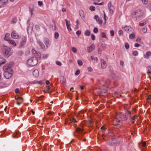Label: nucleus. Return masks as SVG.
<instances>
[{
  "label": "nucleus",
  "mask_w": 151,
  "mask_h": 151,
  "mask_svg": "<svg viewBox=\"0 0 151 151\" xmlns=\"http://www.w3.org/2000/svg\"><path fill=\"white\" fill-rule=\"evenodd\" d=\"M126 114H127L128 115L129 117L130 118L132 116V115H131V111H127L126 112Z\"/></svg>",
  "instance_id": "nucleus-35"
},
{
  "label": "nucleus",
  "mask_w": 151,
  "mask_h": 151,
  "mask_svg": "<svg viewBox=\"0 0 151 151\" xmlns=\"http://www.w3.org/2000/svg\"><path fill=\"white\" fill-rule=\"evenodd\" d=\"M142 11L140 10H138L135 11V15L136 16L137 18H139L142 16Z\"/></svg>",
  "instance_id": "nucleus-8"
},
{
  "label": "nucleus",
  "mask_w": 151,
  "mask_h": 151,
  "mask_svg": "<svg viewBox=\"0 0 151 151\" xmlns=\"http://www.w3.org/2000/svg\"><path fill=\"white\" fill-rule=\"evenodd\" d=\"M90 34V32L88 30H86L85 32V35L87 36H89Z\"/></svg>",
  "instance_id": "nucleus-23"
},
{
  "label": "nucleus",
  "mask_w": 151,
  "mask_h": 151,
  "mask_svg": "<svg viewBox=\"0 0 151 151\" xmlns=\"http://www.w3.org/2000/svg\"><path fill=\"white\" fill-rule=\"evenodd\" d=\"M79 13L80 16L82 18H84V14L83 11L82 10L79 11Z\"/></svg>",
  "instance_id": "nucleus-20"
},
{
  "label": "nucleus",
  "mask_w": 151,
  "mask_h": 151,
  "mask_svg": "<svg viewBox=\"0 0 151 151\" xmlns=\"http://www.w3.org/2000/svg\"><path fill=\"white\" fill-rule=\"evenodd\" d=\"M110 72L111 73V76L113 78H120V76L119 74L116 72L114 71L113 70H110Z\"/></svg>",
  "instance_id": "nucleus-5"
},
{
  "label": "nucleus",
  "mask_w": 151,
  "mask_h": 151,
  "mask_svg": "<svg viewBox=\"0 0 151 151\" xmlns=\"http://www.w3.org/2000/svg\"><path fill=\"white\" fill-rule=\"evenodd\" d=\"M27 40V37L25 36L23 37L20 42V45L21 46H23L25 44Z\"/></svg>",
  "instance_id": "nucleus-11"
},
{
  "label": "nucleus",
  "mask_w": 151,
  "mask_h": 151,
  "mask_svg": "<svg viewBox=\"0 0 151 151\" xmlns=\"http://www.w3.org/2000/svg\"><path fill=\"white\" fill-rule=\"evenodd\" d=\"M81 33V31L78 30L76 32V34L78 35H80Z\"/></svg>",
  "instance_id": "nucleus-53"
},
{
  "label": "nucleus",
  "mask_w": 151,
  "mask_h": 151,
  "mask_svg": "<svg viewBox=\"0 0 151 151\" xmlns=\"http://www.w3.org/2000/svg\"><path fill=\"white\" fill-rule=\"evenodd\" d=\"M88 71L91 72L92 71V69L91 67H89L88 68Z\"/></svg>",
  "instance_id": "nucleus-58"
},
{
  "label": "nucleus",
  "mask_w": 151,
  "mask_h": 151,
  "mask_svg": "<svg viewBox=\"0 0 151 151\" xmlns=\"http://www.w3.org/2000/svg\"><path fill=\"white\" fill-rule=\"evenodd\" d=\"M104 20L105 21L104 24H105L106 23V16L105 13V12H104Z\"/></svg>",
  "instance_id": "nucleus-61"
},
{
  "label": "nucleus",
  "mask_w": 151,
  "mask_h": 151,
  "mask_svg": "<svg viewBox=\"0 0 151 151\" xmlns=\"http://www.w3.org/2000/svg\"><path fill=\"white\" fill-rule=\"evenodd\" d=\"M148 22V21H146L142 23H139V25L140 26H143L144 25H145L147 23V22Z\"/></svg>",
  "instance_id": "nucleus-25"
},
{
  "label": "nucleus",
  "mask_w": 151,
  "mask_h": 151,
  "mask_svg": "<svg viewBox=\"0 0 151 151\" xmlns=\"http://www.w3.org/2000/svg\"><path fill=\"white\" fill-rule=\"evenodd\" d=\"M56 64L59 66H61L62 65L61 63L59 61H56Z\"/></svg>",
  "instance_id": "nucleus-52"
},
{
  "label": "nucleus",
  "mask_w": 151,
  "mask_h": 151,
  "mask_svg": "<svg viewBox=\"0 0 151 151\" xmlns=\"http://www.w3.org/2000/svg\"><path fill=\"white\" fill-rule=\"evenodd\" d=\"M70 121L71 122V123H74L77 122V121L76 120V119L73 117L70 118Z\"/></svg>",
  "instance_id": "nucleus-22"
},
{
  "label": "nucleus",
  "mask_w": 151,
  "mask_h": 151,
  "mask_svg": "<svg viewBox=\"0 0 151 151\" xmlns=\"http://www.w3.org/2000/svg\"><path fill=\"white\" fill-rule=\"evenodd\" d=\"M124 29L125 31L129 33V32H130L131 30L132 29L130 27L128 26H126L124 27Z\"/></svg>",
  "instance_id": "nucleus-18"
},
{
  "label": "nucleus",
  "mask_w": 151,
  "mask_h": 151,
  "mask_svg": "<svg viewBox=\"0 0 151 151\" xmlns=\"http://www.w3.org/2000/svg\"><path fill=\"white\" fill-rule=\"evenodd\" d=\"M38 63V60L37 57H33L27 60V65L30 67L36 65Z\"/></svg>",
  "instance_id": "nucleus-2"
},
{
  "label": "nucleus",
  "mask_w": 151,
  "mask_h": 151,
  "mask_svg": "<svg viewBox=\"0 0 151 151\" xmlns=\"http://www.w3.org/2000/svg\"><path fill=\"white\" fill-rule=\"evenodd\" d=\"M33 75L35 77H37L39 76V73L37 70H35L33 72Z\"/></svg>",
  "instance_id": "nucleus-16"
},
{
  "label": "nucleus",
  "mask_w": 151,
  "mask_h": 151,
  "mask_svg": "<svg viewBox=\"0 0 151 151\" xmlns=\"http://www.w3.org/2000/svg\"><path fill=\"white\" fill-rule=\"evenodd\" d=\"M59 37V34L58 33L56 32L55 33V39H57Z\"/></svg>",
  "instance_id": "nucleus-42"
},
{
  "label": "nucleus",
  "mask_w": 151,
  "mask_h": 151,
  "mask_svg": "<svg viewBox=\"0 0 151 151\" xmlns=\"http://www.w3.org/2000/svg\"><path fill=\"white\" fill-rule=\"evenodd\" d=\"M124 64V62L123 61L120 62V64L121 65L123 66Z\"/></svg>",
  "instance_id": "nucleus-64"
},
{
  "label": "nucleus",
  "mask_w": 151,
  "mask_h": 151,
  "mask_svg": "<svg viewBox=\"0 0 151 151\" xmlns=\"http://www.w3.org/2000/svg\"><path fill=\"white\" fill-rule=\"evenodd\" d=\"M101 36L103 37L107 38L106 34L104 32H102L101 33Z\"/></svg>",
  "instance_id": "nucleus-39"
},
{
  "label": "nucleus",
  "mask_w": 151,
  "mask_h": 151,
  "mask_svg": "<svg viewBox=\"0 0 151 151\" xmlns=\"http://www.w3.org/2000/svg\"><path fill=\"white\" fill-rule=\"evenodd\" d=\"M80 72L79 70L78 69L76 71L75 73V74L76 75H77L79 74Z\"/></svg>",
  "instance_id": "nucleus-47"
},
{
  "label": "nucleus",
  "mask_w": 151,
  "mask_h": 151,
  "mask_svg": "<svg viewBox=\"0 0 151 151\" xmlns=\"http://www.w3.org/2000/svg\"><path fill=\"white\" fill-rule=\"evenodd\" d=\"M4 86V83L3 82L0 83V88L3 87Z\"/></svg>",
  "instance_id": "nucleus-49"
},
{
  "label": "nucleus",
  "mask_w": 151,
  "mask_h": 151,
  "mask_svg": "<svg viewBox=\"0 0 151 151\" xmlns=\"http://www.w3.org/2000/svg\"><path fill=\"white\" fill-rule=\"evenodd\" d=\"M151 55V52L150 51L147 52L146 54L144 55V57L145 58L148 59L149 56Z\"/></svg>",
  "instance_id": "nucleus-17"
},
{
  "label": "nucleus",
  "mask_w": 151,
  "mask_h": 151,
  "mask_svg": "<svg viewBox=\"0 0 151 151\" xmlns=\"http://www.w3.org/2000/svg\"><path fill=\"white\" fill-rule=\"evenodd\" d=\"M17 19L16 18H14L12 19V22L14 24H15L17 22Z\"/></svg>",
  "instance_id": "nucleus-41"
},
{
  "label": "nucleus",
  "mask_w": 151,
  "mask_h": 151,
  "mask_svg": "<svg viewBox=\"0 0 151 151\" xmlns=\"http://www.w3.org/2000/svg\"><path fill=\"white\" fill-rule=\"evenodd\" d=\"M37 42L39 45L41 47L42 49H45V45L40 40H37Z\"/></svg>",
  "instance_id": "nucleus-15"
},
{
  "label": "nucleus",
  "mask_w": 151,
  "mask_h": 151,
  "mask_svg": "<svg viewBox=\"0 0 151 151\" xmlns=\"http://www.w3.org/2000/svg\"><path fill=\"white\" fill-rule=\"evenodd\" d=\"M93 32L95 33H97L98 32V29L97 28H95L93 30Z\"/></svg>",
  "instance_id": "nucleus-46"
},
{
  "label": "nucleus",
  "mask_w": 151,
  "mask_h": 151,
  "mask_svg": "<svg viewBox=\"0 0 151 151\" xmlns=\"http://www.w3.org/2000/svg\"><path fill=\"white\" fill-rule=\"evenodd\" d=\"M140 46V45L138 43H136L134 45V46L136 47H138Z\"/></svg>",
  "instance_id": "nucleus-60"
},
{
  "label": "nucleus",
  "mask_w": 151,
  "mask_h": 151,
  "mask_svg": "<svg viewBox=\"0 0 151 151\" xmlns=\"http://www.w3.org/2000/svg\"><path fill=\"white\" fill-rule=\"evenodd\" d=\"M94 18L95 19L97 22H98L99 19V17L97 15H96L95 16Z\"/></svg>",
  "instance_id": "nucleus-28"
},
{
  "label": "nucleus",
  "mask_w": 151,
  "mask_h": 151,
  "mask_svg": "<svg viewBox=\"0 0 151 151\" xmlns=\"http://www.w3.org/2000/svg\"><path fill=\"white\" fill-rule=\"evenodd\" d=\"M110 34L111 36H114V31L113 30L110 31Z\"/></svg>",
  "instance_id": "nucleus-48"
},
{
  "label": "nucleus",
  "mask_w": 151,
  "mask_h": 151,
  "mask_svg": "<svg viewBox=\"0 0 151 151\" xmlns=\"http://www.w3.org/2000/svg\"><path fill=\"white\" fill-rule=\"evenodd\" d=\"M43 41L46 47H48L50 46V42L48 38H44Z\"/></svg>",
  "instance_id": "nucleus-10"
},
{
  "label": "nucleus",
  "mask_w": 151,
  "mask_h": 151,
  "mask_svg": "<svg viewBox=\"0 0 151 151\" xmlns=\"http://www.w3.org/2000/svg\"><path fill=\"white\" fill-rule=\"evenodd\" d=\"M83 130V129H81L80 128H78L76 129V132L78 133L77 137L79 139H81L82 136V133L80 132H82Z\"/></svg>",
  "instance_id": "nucleus-6"
},
{
  "label": "nucleus",
  "mask_w": 151,
  "mask_h": 151,
  "mask_svg": "<svg viewBox=\"0 0 151 151\" xmlns=\"http://www.w3.org/2000/svg\"><path fill=\"white\" fill-rule=\"evenodd\" d=\"M110 82L109 80H106L104 84H103L102 85L103 86H104L106 88L110 84Z\"/></svg>",
  "instance_id": "nucleus-14"
},
{
  "label": "nucleus",
  "mask_w": 151,
  "mask_h": 151,
  "mask_svg": "<svg viewBox=\"0 0 151 151\" xmlns=\"http://www.w3.org/2000/svg\"><path fill=\"white\" fill-rule=\"evenodd\" d=\"M141 39L139 37L136 40V41H137L138 42H139L140 43L143 44V42L142 41H141Z\"/></svg>",
  "instance_id": "nucleus-38"
},
{
  "label": "nucleus",
  "mask_w": 151,
  "mask_h": 151,
  "mask_svg": "<svg viewBox=\"0 0 151 151\" xmlns=\"http://www.w3.org/2000/svg\"><path fill=\"white\" fill-rule=\"evenodd\" d=\"M132 54L134 56H136L138 55V52L137 51H134L132 52Z\"/></svg>",
  "instance_id": "nucleus-30"
},
{
  "label": "nucleus",
  "mask_w": 151,
  "mask_h": 151,
  "mask_svg": "<svg viewBox=\"0 0 151 151\" xmlns=\"http://www.w3.org/2000/svg\"><path fill=\"white\" fill-rule=\"evenodd\" d=\"M8 42L14 46L16 45L15 42L13 40H8Z\"/></svg>",
  "instance_id": "nucleus-21"
},
{
  "label": "nucleus",
  "mask_w": 151,
  "mask_h": 151,
  "mask_svg": "<svg viewBox=\"0 0 151 151\" xmlns=\"http://www.w3.org/2000/svg\"><path fill=\"white\" fill-rule=\"evenodd\" d=\"M33 10V9H30V12L31 13V16L32 17H33L34 16V15H33V13H32Z\"/></svg>",
  "instance_id": "nucleus-56"
},
{
  "label": "nucleus",
  "mask_w": 151,
  "mask_h": 151,
  "mask_svg": "<svg viewBox=\"0 0 151 151\" xmlns=\"http://www.w3.org/2000/svg\"><path fill=\"white\" fill-rule=\"evenodd\" d=\"M101 67L102 68H105L106 67V61L104 59L101 60Z\"/></svg>",
  "instance_id": "nucleus-12"
},
{
  "label": "nucleus",
  "mask_w": 151,
  "mask_h": 151,
  "mask_svg": "<svg viewBox=\"0 0 151 151\" xmlns=\"http://www.w3.org/2000/svg\"><path fill=\"white\" fill-rule=\"evenodd\" d=\"M11 36L12 38L14 39H17L19 37V35L14 30L12 31Z\"/></svg>",
  "instance_id": "nucleus-9"
},
{
  "label": "nucleus",
  "mask_w": 151,
  "mask_h": 151,
  "mask_svg": "<svg viewBox=\"0 0 151 151\" xmlns=\"http://www.w3.org/2000/svg\"><path fill=\"white\" fill-rule=\"evenodd\" d=\"M72 50L73 52L74 53H76L77 52V49L75 47H73L72 48Z\"/></svg>",
  "instance_id": "nucleus-43"
},
{
  "label": "nucleus",
  "mask_w": 151,
  "mask_h": 151,
  "mask_svg": "<svg viewBox=\"0 0 151 151\" xmlns=\"http://www.w3.org/2000/svg\"><path fill=\"white\" fill-rule=\"evenodd\" d=\"M89 9L91 11H94L96 9L95 7L93 6H90Z\"/></svg>",
  "instance_id": "nucleus-32"
},
{
  "label": "nucleus",
  "mask_w": 151,
  "mask_h": 151,
  "mask_svg": "<svg viewBox=\"0 0 151 151\" xmlns=\"http://www.w3.org/2000/svg\"><path fill=\"white\" fill-rule=\"evenodd\" d=\"M3 49L4 55L7 58H8L12 53V50L9 47L4 46Z\"/></svg>",
  "instance_id": "nucleus-3"
},
{
  "label": "nucleus",
  "mask_w": 151,
  "mask_h": 151,
  "mask_svg": "<svg viewBox=\"0 0 151 151\" xmlns=\"http://www.w3.org/2000/svg\"><path fill=\"white\" fill-rule=\"evenodd\" d=\"M91 38L93 40H95V36L93 34H91Z\"/></svg>",
  "instance_id": "nucleus-50"
},
{
  "label": "nucleus",
  "mask_w": 151,
  "mask_h": 151,
  "mask_svg": "<svg viewBox=\"0 0 151 151\" xmlns=\"http://www.w3.org/2000/svg\"><path fill=\"white\" fill-rule=\"evenodd\" d=\"M91 58L92 60H94L95 61H98V58L97 57H94L93 56H91Z\"/></svg>",
  "instance_id": "nucleus-26"
},
{
  "label": "nucleus",
  "mask_w": 151,
  "mask_h": 151,
  "mask_svg": "<svg viewBox=\"0 0 151 151\" xmlns=\"http://www.w3.org/2000/svg\"><path fill=\"white\" fill-rule=\"evenodd\" d=\"M38 4L40 6H41L43 4V3L42 1H39L38 2Z\"/></svg>",
  "instance_id": "nucleus-51"
},
{
  "label": "nucleus",
  "mask_w": 151,
  "mask_h": 151,
  "mask_svg": "<svg viewBox=\"0 0 151 151\" xmlns=\"http://www.w3.org/2000/svg\"><path fill=\"white\" fill-rule=\"evenodd\" d=\"M8 3V0H0V3L2 5H5Z\"/></svg>",
  "instance_id": "nucleus-19"
},
{
  "label": "nucleus",
  "mask_w": 151,
  "mask_h": 151,
  "mask_svg": "<svg viewBox=\"0 0 151 151\" xmlns=\"http://www.w3.org/2000/svg\"><path fill=\"white\" fill-rule=\"evenodd\" d=\"M33 24L32 23H30L29 24L27 27V31L29 34H31L32 31Z\"/></svg>",
  "instance_id": "nucleus-7"
},
{
  "label": "nucleus",
  "mask_w": 151,
  "mask_h": 151,
  "mask_svg": "<svg viewBox=\"0 0 151 151\" xmlns=\"http://www.w3.org/2000/svg\"><path fill=\"white\" fill-rule=\"evenodd\" d=\"M52 26V29L53 30H55L56 29V26L55 23H54L53 24L51 25Z\"/></svg>",
  "instance_id": "nucleus-31"
},
{
  "label": "nucleus",
  "mask_w": 151,
  "mask_h": 151,
  "mask_svg": "<svg viewBox=\"0 0 151 151\" xmlns=\"http://www.w3.org/2000/svg\"><path fill=\"white\" fill-rule=\"evenodd\" d=\"M17 54L19 55H21L23 54V52L21 51H19L17 53Z\"/></svg>",
  "instance_id": "nucleus-34"
},
{
  "label": "nucleus",
  "mask_w": 151,
  "mask_h": 151,
  "mask_svg": "<svg viewBox=\"0 0 151 151\" xmlns=\"http://www.w3.org/2000/svg\"><path fill=\"white\" fill-rule=\"evenodd\" d=\"M14 64L13 62H10L9 63L6 64L3 67L4 70V76L6 79L10 78L12 75V70L11 67Z\"/></svg>",
  "instance_id": "nucleus-1"
},
{
  "label": "nucleus",
  "mask_w": 151,
  "mask_h": 151,
  "mask_svg": "<svg viewBox=\"0 0 151 151\" xmlns=\"http://www.w3.org/2000/svg\"><path fill=\"white\" fill-rule=\"evenodd\" d=\"M119 34L120 35H122L123 34V31L121 30H119Z\"/></svg>",
  "instance_id": "nucleus-54"
},
{
  "label": "nucleus",
  "mask_w": 151,
  "mask_h": 151,
  "mask_svg": "<svg viewBox=\"0 0 151 151\" xmlns=\"http://www.w3.org/2000/svg\"><path fill=\"white\" fill-rule=\"evenodd\" d=\"M109 11L110 12V13L111 14H113L114 12L113 10L111 9V8L110 9H109Z\"/></svg>",
  "instance_id": "nucleus-59"
},
{
  "label": "nucleus",
  "mask_w": 151,
  "mask_h": 151,
  "mask_svg": "<svg viewBox=\"0 0 151 151\" xmlns=\"http://www.w3.org/2000/svg\"><path fill=\"white\" fill-rule=\"evenodd\" d=\"M98 22V23L100 24H101L102 23V21L101 20H99V21Z\"/></svg>",
  "instance_id": "nucleus-62"
},
{
  "label": "nucleus",
  "mask_w": 151,
  "mask_h": 151,
  "mask_svg": "<svg viewBox=\"0 0 151 151\" xmlns=\"http://www.w3.org/2000/svg\"><path fill=\"white\" fill-rule=\"evenodd\" d=\"M95 48V46L94 45H92L91 46L88 47L87 50L88 52H91Z\"/></svg>",
  "instance_id": "nucleus-13"
},
{
  "label": "nucleus",
  "mask_w": 151,
  "mask_h": 151,
  "mask_svg": "<svg viewBox=\"0 0 151 151\" xmlns=\"http://www.w3.org/2000/svg\"><path fill=\"white\" fill-rule=\"evenodd\" d=\"M142 3L145 4H147L148 3L147 0H141Z\"/></svg>",
  "instance_id": "nucleus-45"
},
{
  "label": "nucleus",
  "mask_w": 151,
  "mask_h": 151,
  "mask_svg": "<svg viewBox=\"0 0 151 151\" xmlns=\"http://www.w3.org/2000/svg\"><path fill=\"white\" fill-rule=\"evenodd\" d=\"M98 53L100 54L101 53V50L100 48H99L98 50Z\"/></svg>",
  "instance_id": "nucleus-63"
},
{
  "label": "nucleus",
  "mask_w": 151,
  "mask_h": 151,
  "mask_svg": "<svg viewBox=\"0 0 151 151\" xmlns=\"http://www.w3.org/2000/svg\"><path fill=\"white\" fill-rule=\"evenodd\" d=\"M32 52L35 56H37L38 54L36 52L35 50L34 49H32Z\"/></svg>",
  "instance_id": "nucleus-27"
},
{
  "label": "nucleus",
  "mask_w": 151,
  "mask_h": 151,
  "mask_svg": "<svg viewBox=\"0 0 151 151\" xmlns=\"http://www.w3.org/2000/svg\"><path fill=\"white\" fill-rule=\"evenodd\" d=\"M111 3L110 2H109L108 3V9H110V8H111Z\"/></svg>",
  "instance_id": "nucleus-57"
},
{
  "label": "nucleus",
  "mask_w": 151,
  "mask_h": 151,
  "mask_svg": "<svg viewBox=\"0 0 151 151\" xmlns=\"http://www.w3.org/2000/svg\"><path fill=\"white\" fill-rule=\"evenodd\" d=\"M147 28H144L142 29V32L144 33H145L147 32Z\"/></svg>",
  "instance_id": "nucleus-44"
},
{
  "label": "nucleus",
  "mask_w": 151,
  "mask_h": 151,
  "mask_svg": "<svg viewBox=\"0 0 151 151\" xmlns=\"http://www.w3.org/2000/svg\"><path fill=\"white\" fill-rule=\"evenodd\" d=\"M66 26L67 27V28L68 29V30H69V29L70 30H71L70 27V24H68V25H66Z\"/></svg>",
  "instance_id": "nucleus-55"
},
{
  "label": "nucleus",
  "mask_w": 151,
  "mask_h": 151,
  "mask_svg": "<svg viewBox=\"0 0 151 151\" xmlns=\"http://www.w3.org/2000/svg\"><path fill=\"white\" fill-rule=\"evenodd\" d=\"M78 63V65L80 66H81L83 64V63L81 61V60H78L77 61Z\"/></svg>",
  "instance_id": "nucleus-36"
},
{
  "label": "nucleus",
  "mask_w": 151,
  "mask_h": 151,
  "mask_svg": "<svg viewBox=\"0 0 151 151\" xmlns=\"http://www.w3.org/2000/svg\"><path fill=\"white\" fill-rule=\"evenodd\" d=\"M137 117H138V116H137V115H134L133 116V117L132 116L130 118L132 120H134L135 119H137Z\"/></svg>",
  "instance_id": "nucleus-37"
},
{
  "label": "nucleus",
  "mask_w": 151,
  "mask_h": 151,
  "mask_svg": "<svg viewBox=\"0 0 151 151\" xmlns=\"http://www.w3.org/2000/svg\"><path fill=\"white\" fill-rule=\"evenodd\" d=\"M125 47L126 49H128L129 48V45L128 43H126L125 44Z\"/></svg>",
  "instance_id": "nucleus-40"
},
{
  "label": "nucleus",
  "mask_w": 151,
  "mask_h": 151,
  "mask_svg": "<svg viewBox=\"0 0 151 151\" xmlns=\"http://www.w3.org/2000/svg\"><path fill=\"white\" fill-rule=\"evenodd\" d=\"M6 62L5 60H4L2 61H0V66H1V65L4 64Z\"/></svg>",
  "instance_id": "nucleus-33"
},
{
  "label": "nucleus",
  "mask_w": 151,
  "mask_h": 151,
  "mask_svg": "<svg viewBox=\"0 0 151 151\" xmlns=\"http://www.w3.org/2000/svg\"><path fill=\"white\" fill-rule=\"evenodd\" d=\"M119 118L120 119V120L118 119V118H116L117 122H119L120 121H125L127 119V118L126 116V115L124 113H121L119 115Z\"/></svg>",
  "instance_id": "nucleus-4"
},
{
  "label": "nucleus",
  "mask_w": 151,
  "mask_h": 151,
  "mask_svg": "<svg viewBox=\"0 0 151 151\" xmlns=\"http://www.w3.org/2000/svg\"><path fill=\"white\" fill-rule=\"evenodd\" d=\"M135 37V35L133 34H131L129 35V38L130 39L134 38Z\"/></svg>",
  "instance_id": "nucleus-29"
},
{
  "label": "nucleus",
  "mask_w": 151,
  "mask_h": 151,
  "mask_svg": "<svg viewBox=\"0 0 151 151\" xmlns=\"http://www.w3.org/2000/svg\"><path fill=\"white\" fill-rule=\"evenodd\" d=\"M10 34L9 33L6 34L4 37V39L5 40L8 41L9 40L8 39V36Z\"/></svg>",
  "instance_id": "nucleus-24"
}]
</instances>
